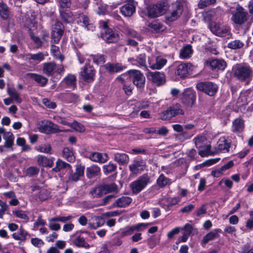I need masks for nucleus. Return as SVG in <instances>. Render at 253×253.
Listing matches in <instances>:
<instances>
[{"label":"nucleus","mask_w":253,"mask_h":253,"mask_svg":"<svg viewBox=\"0 0 253 253\" xmlns=\"http://www.w3.org/2000/svg\"><path fill=\"white\" fill-rule=\"evenodd\" d=\"M234 78L245 85H249L253 79V69L249 65L237 64L232 68Z\"/></svg>","instance_id":"f257e3e1"},{"label":"nucleus","mask_w":253,"mask_h":253,"mask_svg":"<svg viewBox=\"0 0 253 253\" xmlns=\"http://www.w3.org/2000/svg\"><path fill=\"white\" fill-rule=\"evenodd\" d=\"M123 76H126L129 80V82H132L133 85L137 89L142 90L145 85V77L143 74L139 70L131 69L123 74Z\"/></svg>","instance_id":"f03ea898"},{"label":"nucleus","mask_w":253,"mask_h":253,"mask_svg":"<svg viewBox=\"0 0 253 253\" xmlns=\"http://www.w3.org/2000/svg\"><path fill=\"white\" fill-rule=\"evenodd\" d=\"M168 3L166 0H161L155 4H150L147 7L146 15L151 18L161 16L166 12Z\"/></svg>","instance_id":"7ed1b4c3"},{"label":"nucleus","mask_w":253,"mask_h":253,"mask_svg":"<svg viewBox=\"0 0 253 253\" xmlns=\"http://www.w3.org/2000/svg\"><path fill=\"white\" fill-rule=\"evenodd\" d=\"M231 20L236 25L241 26L245 24L249 18L248 12L240 4H238L235 10L231 11Z\"/></svg>","instance_id":"20e7f679"},{"label":"nucleus","mask_w":253,"mask_h":253,"mask_svg":"<svg viewBox=\"0 0 253 253\" xmlns=\"http://www.w3.org/2000/svg\"><path fill=\"white\" fill-rule=\"evenodd\" d=\"M210 31L215 36L220 37H226L229 39L232 34L229 27L223 26L220 23L212 22L209 25Z\"/></svg>","instance_id":"39448f33"},{"label":"nucleus","mask_w":253,"mask_h":253,"mask_svg":"<svg viewBox=\"0 0 253 253\" xmlns=\"http://www.w3.org/2000/svg\"><path fill=\"white\" fill-rule=\"evenodd\" d=\"M196 88L198 91L204 93L210 97H214L218 89V87L215 83L210 81L198 83Z\"/></svg>","instance_id":"423d86ee"},{"label":"nucleus","mask_w":253,"mask_h":253,"mask_svg":"<svg viewBox=\"0 0 253 253\" xmlns=\"http://www.w3.org/2000/svg\"><path fill=\"white\" fill-rule=\"evenodd\" d=\"M95 75L96 70L93 66L91 65L89 62H85L79 73L80 78L87 83L93 82L95 80Z\"/></svg>","instance_id":"0eeeda50"},{"label":"nucleus","mask_w":253,"mask_h":253,"mask_svg":"<svg viewBox=\"0 0 253 253\" xmlns=\"http://www.w3.org/2000/svg\"><path fill=\"white\" fill-rule=\"evenodd\" d=\"M149 181L150 177L147 173L140 176L130 184V187L132 193L136 194L140 192L146 187Z\"/></svg>","instance_id":"6e6552de"},{"label":"nucleus","mask_w":253,"mask_h":253,"mask_svg":"<svg viewBox=\"0 0 253 253\" xmlns=\"http://www.w3.org/2000/svg\"><path fill=\"white\" fill-rule=\"evenodd\" d=\"M42 125H40L38 126L39 130L40 132L45 133L46 134H50L52 133H56L61 132H69V129H60L59 128L58 126L53 123L50 121H46L43 124L42 122Z\"/></svg>","instance_id":"1a4fd4ad"},{"label":"nucleus","mask_w":253,"mask_h":253,"mask_svg":"<svg viewBox=\"0 0 253 253\" xmlns=\"http://www.w3.org/2000/svg\"><path fill=\"white\" fill-rule=\"evenodd\" d=\"M146 75L149 81L158 86L165 84L166 82V76L163 72H148Z\"/></svg>","instance_id":"9d476101"},{"label":"nucleus","mask_w":253,"mask_h":253,"mask_svg":"<svg viewBox=\"0 0 253 253\" xmlns=\"http://www.w3.org/2000/svg\"><path fill=\"white\" fill-rule=\"evenodd\" d=\"M196 98V92L191 88H186L182 93L181 102L186 106L192 107L195 103Z\"/></svg>","instance_id":"9b49d317"},{"label":"nucleus","mask_w":253,"mask_h":253,"mask_svg":"<svg viewBox=\"0 0 253 253\" xmlns=\"http://www.w3.org/2000/svg\"><path fill=\"white\" fill-rule=\"evenodd\" d=\"M100 37L106 43L108 44L116 43L120 39L119 34L112 29H108L107 31H102Z\"/></svg>","instance_id":"f8f14e48"},{"label":"nucleus","mask_w":253,"mask_h":253,"mask_svg":"<svg viewBox=\"0 0 253 253\" xmlns=\"http://www.w3.org/2000/svg\"><path fill=\"white\" fill-rule=\"evenodd\" d=\"M102 169L105 175L110 174L108 178L111 180L114 181L116 179L118 173L116 164L110 162L108 164L103 166Z\"/></svg>","instance_id":"ddd939ff"},{"label":"nucleus","mask_w":253,"mask_h":253,"mask_svg":"<svg viewBox=\"0 0 253 253\" xmlns=\"http://www.w3.org/2000/svg\"><path fill=\"white\" fill-rule=\"evenodd\" d=\"M150 223H140L135 225L126 227L121 232L122 236H129L133 233L135 231H142L143 228H145L149 225H151Z\"/></svg>","instance_id":"4468645a"},{"label":"nucleus","mask_w":253,"mask_h":253,"mask_svg":"<svg viewBox=\"0 0 253 253\" xmlns=\"http://www.w3.org/2000/svg\"><path fill=\"white\" fill-rule=\"evenodd\" d=\"M84 157L92 162L100 164H104L109 160V156L107 153L97 152H92L90 154L84 156Z\"/></svg>","instance_id":"2eb2a0df"},{"label":"nucleus","mask_w":253,"mask_h":253,"mask_svg":"<svg viewBox=\"0 0 253 253\" xmlns=\"http://www.w3.org/2000/svg\"><path fill=\"white\" fill-rule=\"evenodd\" d=\"M207 65L209 66L212 71H223L227 66L226 62L221 59H212L207 61Z\"/></svg>","instance_id":"dca6fc26"},{"label":"nucleus","mask_w":253,"mask_h":253,"mask_svg":"<svg viewBox=\"0 0 253 253\" xmlns=\"http://www.w3.org/2000/svg\"><path fill=\"white\" fill-rule=\"evenodd\" d=\"M146 167V163L143 159H136L129 166V169L132 173L138 174L143 171Z\"/></svg>","instance_id":"f3484780"},{"label":"nucleus","mask_w":253,"mask_h":253,"mask_svg":"<svg viewBox=\"0 0 253 253\" xmlns=\"http://www.w3.org/2000/svg\"><path fill=\"white\" fill-rule=\"evenodd\" d=\"M102 67L110 74L120 72L126 68V66L122 65V63L118 62L115 63L108 62Z\"/></svg>","instance_id":"a211bd4d"},{"label":"nucleus","mask_w":253,"mask_h":253,"mask_svg":"<svg viewBox=\"0 0 253 253\" xmlns=\"http://www.w3.org/2000/svg\"><path fill=\"white\" fill-rule=\"evenodd\" d=\"M116 80L120 81L123 85V88L127 95H131L133 87L130 83H128L129 80L126 76H123L122 74L116 78Z\"/></svg>","instance_id":"6ab92c4d"},{"label":"nucleus","mask_w":253,"mask_h":253,"mask_svg":"<svg viewBox=\"0 0 253 253\" xmlns=\"http://www.w3.org/2000/svg\"><path fill=\"white\" fill-rule=\"evenodd\" d=\"M120 12L125 17H129L131 16L136 10L135 6L134 5L133 1H129L123 5L120 8Z\"/></svg>","instance_id":"aec40b11"},{"label":"nucleus","mask_w":253,"mask_h":253,"mask_svg":"<svg viewBox=\"0 0 253 253\" xmlns=\"http://www.w3.org/2000/svg\"><path fill=\"white\" fill-rule=\"evenodd\" d=\"M26 77L34 80L41 87L45 86L48 83L47 78L37 73H28Z\"/></svg>","instance_id":"412c9836"},{"label":"nucleus","mask_w":253,"mask_h":253,"mask_svg":"<svg viewBox=\"0 0 253 253\" xmlns=\"http://www.w3.org/2000/svg\"><path fill=\"white\" fill-rule=\"evenodd\" d=\"M84 167L81 165H77L76 171L73 172V170H69L70 175L69 179L72 181L77 182L80 178L84 174Z\"/></svg>","instance_id":"4be33fe9"},{"label":"nucleus","mask_w":253,"mask_h":253,"mask_svg":"<svg viewBox=\"0 0 253 253\" xmlns=\"http://www.w3.org/2000/svg\"><path fill=\"white\" fill-rule=\"evenodd\" d=\"M222 232L221 229L219 228H216L213 231L207 233L205 236L203 237L201 243V245L203 247H204V246L210 241L219 237L218 234Z\"/></svg>","instance_id":"5701e85b"},{"label":"nucleus","mask_w":253,"mask_h":253,"mask_svg":"<svg viewBox=\"0 0 253 253\" xmlns=\"http://www.w3.org/2000/svg\"><path fill=\"white\" fill-rule=\"evenodd\" d=\"M59 11L60 16L64 22L66 23H70L73 21V14L69 8H59Z\"/></svg>","instance_id":"b1692460"},{"label":"nucleus","mask_w":253,"mask_h":253,"mask_svg":"<svg viewBox=\"0 0 253 253\" xmlns=\"http://www.w3.org/2000/svg\"><path fill=\"white\" fill-rule=\"evenodd\" d=\"M132 201L131 198L129 197L122 196L117 199L112 206L114 208H126L131 204Z\"/></svg>","instance_id":"393cba45"},{"label":"nucleus","mask_w":253,"mask_h":253,"mask_svg":"<svg viewBox=\"0 0 253 253\" xmlns=\"http://www.w3.org/2000/svg\"><path fill=\"white\" fill-rule=\"evenodd\" d=\"M231 141L225 137H221L218 142V149L221 152H228L231 147Z\"/></svg>","instance_id":"a878e982"},{"label":"nucleus","mask_w":253,"mask_h":253,"mask_svg":"<svg viewBox=\"0 0 253 253\" xmlns=\"http://www.w3.org/2000/svg\"><path fill=\"white\" fill-rule=\"evenodd\" d=\"M148 63L150 67L153 69L160 70L162 69L167 63V60L160 56H157L155 59V63H152L151 60L149 59Z\"/></svg>","instance_id":"bb28decb"},{"label":"nucleus","mask_w":253,"mask_h":253,"mask_svg":"<svg viewBox=\"0 0 253 253\" xmlns=\"http://www.w3.org/2000/svg\"><path fill=\"white\" fill-rule=\"evenodd\" d=\"M100 168L96 165H92L86 168V175L89 179L93 178L101 173Z\"/></svg>","instance_id":"cd10ccee"},{"label":"nucleus","mask_w":253,"mask_h":253,"mask_svg":"<svg viewBox=\"0 0 253 253\" xmlns=\"http://www.w3.org/2000/svg\"><path fill=\"white\" fill-rule=\"evenodd\" d=\"M54 160V158L52 157L47 158L42 155H39L37 161L39 165L43 167L51 168L53 165Z\"/></svg>","instance_id":"c85d7f7f"},{"label":"nucleus","mask_w":253,"mask_h":253,"mask_svg":"<svg viewBox=\"0 0 253 253\" xmlns=\"http://www.w3.org/2000/svg\"><path fill=\"white\" fill-rule=\"evenodd\" d=\"M244 127V120L243 119L238 118L233 121L232 129L233 132H242Z\"/></svg>","instance_id":"c756f323"},{"label":"nucleus","mask_w":253,"mask_h":253,"mask_svg":"<svg viewBox=\"0 0 253 253\" xmlns=\"http://www.w3.org/2000/svg\"><path fill=\"white\" fill-rule=\"evenodd\" d=\"M114 160L119 165L124 166L129 162V158L128 155L126 153L118 152L115 154Z\"/></svg>","instance_id":"7c9ffc66"},{"label":"nucleus","mask_w":253,"mask_h":253,"mask_svg":"<svg viewBox=\"0 0 253 253\" xmlns=\"http://www.w3.org/2000/svg\"><path fill=\"white\" fill-rule=\"evenodd\" d=\"M10 11L7 4L3 1L0 2V17L3 20L9 19Z\"/></svg>","instance_id":"2f4dec72"},{"label":"nucleus","mask_w":253,"mask_h":253,"mask_svg":"<svg viewBox=\"0 0 253 253\" xmlns=\"http://www.w3.org/2000/svg\"><path fill=\"white\" fill-rule=\"evenodd\" d=\"M56 68V64L54 62H45L42 64V72L48 77L52 76Z\"/></svg>","instance_id":"473e14b6"},{"label":"nucleus","mask_w":253,"mask_h":253,"mask_svg":"<svg viewBox=\"0 0 253 253\" xmlns=\"http://www.w3.org/2000/svg\"><path fill=\"white\" fill-rule=\"evenodd\" d=\"M62 155L70 163H73L75 161L76 158L72 148L64 147L62 150Z\"/></svg>","instance_id":"72a5a7b5"},{"label":"nucleus","mask_w":253,"mask_h":253,"mask_svg":"<svg viewBox=\"0 0 253 253\" xmlns=\"http://www.w3.org/2000/svg\"><path fill=\"white\" fill-rule=\"evenodd\" d=\"M188 73V66L185 63H181L178 65L175 71V74L180 78H185Z\"/></svg>","instance_id":"f704fd0d"},{"label":"nucleus","mask_w":253,"mask_h":253,"mask_svg":"<svg viewBox=\"0 0 253 253\" xmlns=\"http://www.w3.org/2000/svg\"><path fill=\"white\" fill-rule=\"evenodd\" d=\"M79 18L80 22L83 23V26L86 28L87 30L91 31L93 30L95 27L93 26V23H91V20L87 15L83 13L80 15Z\"/></svg>","instance_id":"c9c22d12"},{"label":"nucleus","mask_w":253,"mask_h":253,"mask_svg":"<svg viewBox=\"0 0 253 253\" xmlns=\"http://www.w3.org/2000/svg\"><path fill=\"white\" fill-rule=\"evenodd\" d=\"M63 169H67L69 170H72L71 165L58 159L56 162V166L52 169V170L55 172H57Z\"/></svg>","instance_id":"e433bc0d"},{"label":"nucleus","mask_w":253,"mask_h":253,"mask_svg":"<svg viewBox=\"0 0 253 253\" xmlns=\"http://www.w3.org/2000/svg\"><path fill=\"white\" fill-rule=\"evenodd\" d=\"M73 244L78 248L89 249V245L85 241L84 238L81 235L78 236L73 241Z\"/></svg>","instance_id":"4c0bfd02"},{"label":"nucleus","mask_w":253,"mask_h":253,"mask_svg":"<svg viewBox=\"0 0 253 253\" xmlns=\"http://www.w3.org/2000/svg\"><path fill=\"white\" fill-rule=\"evenodd\" d=\"M104 190V194H107L112 192H118V186L115 183L112 182L110 184H101Z\"/></svg>","instance_id":"58836bf2"},{"label":"nucleus","mask_w":253,"mask_h":253,"mask_svg":"<svg viewBox=\"0 0 253 253\" xmlns=\"http://www.w3.org/2000/svg\"><path fill=\"white\" fill-rule=\"evenodd\" d=\"M3 138L5 140L4 146L6 148H11L13 145L14 136L12 132L8 131L3 135Z\"/></svg>","instance_id":"ea45409f"},{"label":"nucleus","mask_w":253,"mask_h":253,"mask_svg":"<svg viewBox=\"0 0 253 253\" xmlns=\"http://www.w3.org/2000/svg\"><path fill=\"white\" fill-rule=\"evenodd\" d=\"M157 184L160 188H164L171 183L170 179L161 173L156 181Z\"/></svg>","instance_id":"a19ab883"},{"label":"nucleus","mask_w":253,"mask_h":253,"mask_svg":"<svg viewBox=\"0 0 253 253\" xmlns=\"http://www.w3.org/2000/svg\"><path fill=\"white\" fill-rule=\"evenodd\" d=\"M193 50L191 44H187L180 50V57L181 58L186 59L192 55Z\"/></svg>","instance_id":"79ce46f5"},{"label":"nucleus","mask_w":253,"mask_h":253,"mask_svg":"<svg viewBox=\"0 0 253 253\" xmlns=\"http://www.w3.org/2000/svg\"><path fill=\"white\" fill-rule=\"evenodd\" d=\"M65 84L70 87L74 88L76 86V77L74 75L68 74L63 79Z\"/></svg>","instance_id":"37998d69"},{"label":"nucleus","mask_w":253,"mask_h":253,"mask_svg":"<svg viewBox=\"0 0 253 253\" xmlns=\"http://www.w3.org/2000/svg\"><path fill=\"white\" fill-rule=\"evenodd\" d=\"M104 190L102 184L99 185L92 189L89 192V194L91 195L93 198H100L103 195H105L104 194Z\"/></svg>","instance_id":"c03bdc74"},{"label":"nucleus","mask_w":253,"mask_h":253,"mask_svg":"<svg viewBox=\"0 0 253 253\" xmlns=\"http://www.w3.org/2000/svg\"><path fill=\"white\" fill-rule=\"evenodd\" d=\"M193 135L194 133L191 131H189L183 128V131L177 134L176 137L180 141L183 142L186 140L190 139Z\"/></svg>","instance_id":"a18cd8bd"},{"label":"nucleus","mask_w":253,"mask_h":253,"mask_svg":"<svg viewBox=\"0 0 253 253\" xmlns=\"http://www.w3.org/2000/svg\"><path fill=\"white\" fill-rule=\"evenodd\" d=\"M148 26L157 33L163 32L165 30L164 25L158 20H154L151 23H149L148 24Z\"/></svg>","instance_id":"49530a36"},{"label":"nucleus","mask_w":253,"mask_h":253,"mask_svg":"<svg viewBox=\"0 0 253 253\" xmlns=\"http://www.w3.org/2000/svg\"><path fill=\"white\" fill-rule=\"evenodd\" d=\"M7 94L10 96L12 100L13 99L16 103L20 104L22 102V100L20 95L14 88H8Z\"/></svg>","instance_id":"de8ad7c7"},{"label":"nucleus","mask_w":253,"mask_h":253,"mask_svg":"<svg viewBox=\"0 0 253 253\" xmlns=\"http://www.w3.org/2000/svg\"><path fill=\"white\" fill-rule=\"evenodd\" d=\"M90 57L92 59L93 62L97 65L103 64L106 62L105 56L104 54L100 53L91 54Z\"/></svg>","instance_id":"09e8293b"},{"label":"nucleus","mask_w":253,"mask_h":253,"mask_svg":"<svg viewBox=\"0 0 253 253\" xmlns=\"http://www.w3.org/2000/svg\"><path fill=\"white\" fill-rule=\"evenodd\" d=\"M29 60H33L41 62L44 59V54L42 52H39L36 54L27 53L24 55Z\"/></svg>","instance_id":"8fccbe9b"},{"label":"nucleus","mask_w":253,"mask_h":253,"mask_svg":"<svg viewBox=\"0 0 253 253\" xmlns=\"http://www.w3.org/2000/svg\"><path fill=\"white\" fill-rule=\"evenodd\" d=\"M170 111L171 112L172 117L177 116L179 115H183L184 112L181 109V107L179 104L176 103L174 105L169 107Z\"/></svg>","instance_id":"3c124183"},{"label":"nucleus","mask_w":253,"mask_h":253,"mask_svg":"<svg viewBox=\"0 0 253 253\" xmlns=\"http://www.w3.org/2000/svg\"><path fill=\"white\" fill-rule=\"evenodd\" d=\"M64 32L59 31L52 30L51 33V42L57 44L60 42Z\"/></svg>","instance_id":"603ef678"},{"label":"nucleus","mask_w":253,"mask_h":253,"mask_svg":"<svg viewBox=\"0 0 253 253\" xmlns=\"http://www.w3.org/2000/svg\"><path fill=\"white\" fill-rule=\"evenodd\" d=\"M244 43L239 40H235L230 42L227 44V47L232 49H238L242 48Z\"/></svg>","instance_id":"864d4df0"},{"label":"nucleus","mask_w":253,"mask_h":253,"mask_svg":"<svg viewBox=\"0 0 253 253\" xmlns=\"http://www.w3.org/2000/svg\"><path fill=\"white\" fill-rule=\"evenodd\" d=\"M219 160V158L210 159L205 161L203 163L196 166L195 168L197 169H201L204 167H209L217 163Z\"/></svg>","instance_id":"5fc2aeb1"},{"label":"nucleus","mask_w":253,"mask_h":253,"mask_svg":"<svg viewBox=\"0 0 253 253\" xmlns=\"http://www.w3.org/2000/svg\"><path fill=\"white\" fill-rule=\"evenodd\" d=\"M69 127L79 132H83L85 130L84 126L76 121H74L73 122L70 123Z\"/></svg>","instance_id":"6e6d98bb"},{"label":"nucleus","mask_w":253,"mask_h":253,"mask_svg":"<svg viewBox=\"0 0 253 253\" xmlns=\"http://www.w3.org/2000/svg\"><path fill=\"white\" fill-rule=\"evenodd\" d=\"M36 150L40 152L50 154H52V147L49 144H44L43 145H40L36 148Z\"/></svg>","instance_id":"4d7b16f0"},{"label":"nucleus","mask_w":253,"mask_h":253,"mask_svg":"<svg viewBox=\"0 0 253 253\" xmlns=\"http://www.w3.org/2000/svg\"><path fill=\"white\" fill-rule=\"evenodd\" d=\"M137 66L146 67V55L145 53L140 54L136 57Z\"/></svg>","instance_id":"13d9d810"},{"label":"nucleus","mask_w":253,"mask_h":253,"mask_svg":"<svg viewBox=\"0 0 253 253\" xmlns=\"http://www.w3.org/2000/svg\"><path fill=\"white\" fill-rule=\"evenodd\" d=\"M216 2V0H200L198 3V7L204 9L210 5H213Z\"/></svg>","instance_id":"bf43d9fd"},{"label":"nucleus","mask_w":253,"mask_h":253,"mask_svg":"<svg viewBox=\"0 0 253 253\" xmlns=\"http://www.w3.org/2000/svg\"><path fill=\"white\" fill-rule=\"evenodd\" d=\"M39 170L40 169L38 167L31 166L26 169V174L30 177L35 176L38 174Z\"/></svg>","instance_id":"052dcab7"},{"label":"nucleus","mask_w":253,"mask_h":253,"mask_svg":"<svg viewBox=\"0 0 253 253\" xmlns=\"http://www.w3.org/2000/svg\"><path fill=\"white\" fill-rule=\"evenodd\" d=\"M13 214L15 215L17 217L21 219L29 220V217L28 215L26 213V211L22 210H15L12 211Z\"/></svg>","instance_id":"680f3d73"},{"label":"nucleus","mask_w":253,"mask_h":253,"mask_svg":"<svg viewBox=\"0 0 253 253\" xmlns=\"http://www.w3.org/2000/svg\"><path fill=\"white\" fill-rule=\"evenodd\" d=\"M59 8H70L71 6V0H56Z\"/></svg>","instance_id":"e2e57ef3"},{"label":"nucleus","mask_w":253,"mask_h":253,"mask_svg":"<svg viewBox=\"0 0 253 253\" xmlns=\"http://www.w3.org/2000/svg\"><path fill=\"white\" fill-rule=\"evenodd\" d=\"M181 13L173 10L169 15L167 16L166 19L169 22H173L176 20L181 16Z\"/></svg>","instance_id":"0e129e2a"},{"label":"nucleus","mask_w":253,"mask_h":253,"mask_svg":"<svg viewBox=\"0 0 253 253\" xmlns=\"http://www.w3.org/2000/svg\"><path fill=\"white\" fill-rule=\"evenodd\" d=\"M171 114V112L169 107L166 110L162 112L160 115V117L163 120H170L172 118V115Z\"/></svg>","instance_id":"69168bd1"},{"label":"nucleus","mask_w":253,"mask_h":253,"mask_svg":"<svg viewBox=\"0 0 253 253\" xmlns=\"http://www.w3.org/2000/svg\"><path fill=\"white\" fill-rule=\"evenodd\" d=\"M72 218L71 215L68 216H57L51 218L49 219L50 222L60 221L62 222H65L70 220Z\"/></svg>","instance_id":"338daca9"},{"label":"nucleus","mask_w":253,"mask_h":253,"mask_svg":"<svg viewBox=\"0 0 253 253\" xmlns=\"http://www.w3.org/2000/svg\"><path fill=\"white\" fill-rule=\"evenodd\" d=\"M211 145H208L204 150H201L199 151V155L202 157L208 156L211 154Z\"/></svg>","instance_id":"774afa93"}]
</instances>
